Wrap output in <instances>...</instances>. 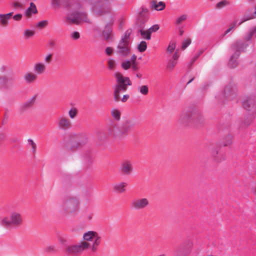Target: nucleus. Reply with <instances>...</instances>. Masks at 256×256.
I'll use <instances>...</instances> for the list:
<instances>
[{
    "mask_svg": "<svg viewBox=\"0 0 256 256\" xmlns=\"http://www.w3.org/2000/svg\"><path fill=\"white\" fill-rule=\"evenodd\" d=\"M8 18L3 16L0 17V22L2 25H6L8 22Z\"/></svg>",
    "mask_w": 256,
    "mask_h": 256,
    "instance_id": "44",
    "label": "nucleus"
},
{
    "mask_svg": "<svg viewBox=\"0 0 256 256\" xmlns=\"http://www.w3.org/2000/svg\"><path fill=\"white\" fill-rule=\"evenodd\" d=\"M111 114L115 120L119 121L120 120L121 116V112L118 108H112L111 110Z\"/></svg>",
    "mask_w": 256,
    "mask_h": 256,
    "instance_id": "27",
    "label": "nucleus"
},
{
    "mask_svg": "<svg viewBox=\"0 0 256 256\" xmlns=\"http://www.w3.org/2000/svg\"><path fill=\"white\" fill-rule=\"evenodd\" d=\"M252 37L256 38V26L251 28L248 34L244 37V40L245 42H244L242 41V42L244 44H248H248L251 42V39Z\"/></svg>",
    "mask_w": 256,
    "mask_h": 256,
    "instance_id": "22",
    "label": "nucleus"
},
{
    "mask_svg": "<svg viewBox=\"0 0 256 256\" xmlns=\"http://www.w3.org/2000/svg\"><path fill=\"white\" fill-rule=\"evenodd\" d=\"M83 241L88 242V248L92 252H96L102 242V237L96 231L88 230L85 232L82 236Z\"/></svg>",
    "mask_w": 256,
    "mask_h": 256,
    "instance_id": "5",
    "label": "nucleus"
},
{
    "mask_svg": "<svg viewBox=\"0 0 256 256\" xmlns=\"http://www.w3.org/2000/svg\"><path fill=\"white\" fill-rule=\"evenodd\" d=\"M35 34L34 30L26 29L23 32V35L26 39H28L32 37Z\"/></svg>",
    "mask_w": 256,
    "mask_h": 256,
    "instance_id": "28",
    "label": "nucleus"
},
{
    "mask_svg": "<svg viewBox=\"0 0 256 256\" xmlns=\"http://www.w3.org/2000/svg\"><path fill=\"white\" fill-rule=\"evenodd\" d=\"M33 68L34 71V73L37 76L38 74L40 75L43 74L46 70V66L45 64L42 62H38L35 63L34 65Z\"/></svg>",
    "mask_w": 256,
    "mask_h": 256,
    "instance_id": "19",
    "label": "nucleus"
},
{
    "mask_svg": "<svg viewBox=\"0 0 256 256\" xmlns=\"http://www.w3.org/2000/svg\"><path fill=\"white\" fill-rule=\"evenodd\" d=\"M120 170L122 173L126 174H130L133 170L131 162L128 160L123 161L120 164Z\"/></svg>",
    "mask_w": 256,
    "mask_h": 256,
    "instance_id": "16",
    "label": "nucleus"
},
{
    "mask_svg": "<svg viewBox=\"0 0 256 256\" xmlns=\"http://www.w3.org/2000/svg\"><path fill=\"white\" fill-rule=\"evenodd\" d=\"M72 136H85V135L83 134H72Z\"/></svg>",
    "mask_w": 256,
    "mask_h": 256,
    "instance_id": "60",
    "label": "nucleus"
},
{
    "mask_svg": "<svg viewBox=\"0 0 256 256\" xmlns=\"http://www.w3.org/2000/svg\"><path fill=\"white\" fill-rule=\"evenodd\" d=\"M58 126L62 130H68L71 128L72 124L70 120L64 116H60L58 118Z\"/></svg>",
    "mask_w": 256,
    "mask_h": 256,
    "instance_id": "17",
    "label": "nucleus"
},
{
    "mask_svg": "<svg viewBox=\"0 0 256 256\" xmlns=\"http://www.w3.org/2000/svg\"><path fill=\"white\" fill-rule=\"evenodd\" d=\"M216 98H220V96H216Z\"/></svg>",
    "mask_w": 256,
    "mask_h": 256,
    "instance_id": "62",
    "label": "nucleus"
},
{
    "mask_svg": "<svg viewBox=\"0 0 256 256\" xmlns=\"http://www.w3.org/2000/svg\"><path fill=\"white\" fill-rule=\"evenodd\" d=\"M108 68L112 70L116 67V64L115 60L112 58H109L107 60Z\"/></svg>",
    "mask_w": 256,
    "mask_h": 256,
    "instance_id": "29",
    "label": "nucleus"
},
{
    "mask_svg": "<svg viewBox=\"0 0 256 256\" xmlns=\"http://www.w3.org/2000/svg\"><path fill=\"white\" fill-rule=\"evenodd\" d=\"M36 97L37 96L36 94L28 99L22 106V109L26 110L31 108L36 102Z\"/></svg>",
    "mask_w": 256,
    "mask_h": 256,
    "instance_id": "23",
    "label": "nucleus"
},
{
    "mask_svg": "<svg viewBox=\"0 0 256 256\" xmlns=\"http://www.w3.org/2000/svg\"><path fill=\"white\" fill-rule=\"evenodd\" d=\"M256 17V8H254V13L252 14H248L244 16L240 20H235L230 26V27L225 31L222 34L223 36L227 34L228 33L232 30L237 26H240L244 22L250 19L254 18Z\"/></svg>",
    "mask_w": 256,
    "mask_h": 256,
    "instance_id": "13",
    "label": "nucleus"
},
{
    "mask_svg": "<svg viewBox=\"0 0 256 256\" xmlns=\"http://www.w3.org/2000/svg\"><path fill=\"white\" fill-rule=\"evenodd\" d=\"M82 6L78 2H75L70 4L67 19L70 22L78 24L82 22H89L86 14L81 11Z\"/></svg>",
    "mask_w": 256,
    "mask_h": 256,
    "instance_id": "2",
    "label": "nucleus"
},
{
    "mask_svg": "<svg viewBox=\"0 0 256 256\" xmlns=\"http://www.w3.org/2000/svg\"><path fill=\"white\" fill-rule=\"evenodd\" d=\"M192 80H190V81L188 82V84L190 83Z\"/></svg>",
    "mask_w": 256,
    "mask_h": 256,
    "instance_id": "61",
    "label": "nucleus"
},
{
    "mask_svg": "<svg viewBox=\"0 0 256 256\" xmlns=\"http://www.w3.org/2000/svg\"><path fill=\"white\" fill-rule=\"evenodd\" d=\"M191 41L190 39H186L182 43V49L184 50L190 44Z\"/></svg>",
    "mask_w": 256,
    "mask_h": 256,
    "instance_id": "42",
    "label": "nucleus"
},
{
    "mask_svg": "<svg viewBox=\"0 0 256 256\" xmlns=\"http://www.w3.org/2000/svg\"><path fill=\"white\" fill-rule=\"evenodd\" d=\"M38 10L36 5L32 2L30 3V6L24 10V16L30 18L32 14H36Z\"/></svg>",
    "mask_w": 256,
    "mask_h": 256,
    "instance_id": "20",
    "label": "nucleus"
},
{
    "mask_svg": "<svg viewBox=\"0 0 256 256\" xmlns=\"http://www.w3.org/2000/svg\"><path fill=\"white\" fill-rule=\"evenodd\" d=\"M14 6L15 8H21V5L20 3L18 2H15L14 4Z\"/></svg>",
    "mask_w": 256,
    "mask_h": 256,
    "instance_id": "57",
    "label": "nucleus"
},
{
    "mask_svg": "<svg viewBox=\"0 0 256 256\" xmlns=\"http://www.w3.org/2000/svg\"><path fill=\"white\" fill-rule=\"evenodd\" d=\"M229 4V2L227 0H223L218 2L216 5V8L218 9H221Z\"/></svg>",
    "mask_w": 256,
    "mask_h": 256,
    "instance_id": "31",
    "label": "nucleus"
},
{
    "mask_svg": "<svg viewBox=\"0 0 256 256\" xmlns=\"http://www.w3.org/2000/svg\"><path fill=\"white\" fill-rule=\"evenodd\" d=\"M130 96L128 94H125L123 96V98H122V102H126L128 99L129 98Z\"/></svg>",
    "mask_w": 256,
    "mask_h": 256,
    "instance_id": "53",
    "label": "nucleus"
},
{
    "mask_svg": "<svg viewBox=\"0 0 256 256\" xmlns=\"http://www.w3.org/2000/svg\"><path fill=\"white\" fill-rule=\"evenodd\" d=\"M236 95V90L235 86L230 84L226 86L222 96L226 98L228 100H232Z\"/></svg>",
    "mask_w": 256,
    "mask_h": 256,
    "instance_id": "14",
    "label": "nucleus"
},
{
    "mask_svg": "<svg viewBox=\"0 0 256 256\" xmlns=\"http://www.w3.org/2000/svg\"><path fill=\"white\" fill-rule=\"evenodd\" d=\"M176 63H177L176 61L170 60L167 64V66H166L168 70H173V68H174V66L176 64Z\"/></svg>",
    "mask_w": 256,
    "mask_h": 256,
    "instance_id": "38",
    "label": "nucleus"
},
{
    "mask_svg": "<svg viewBox=\"0 0 256 256\" xmlns=\"http://www.w3.org/2000/svg\"><path fill=\"white\" fill-rule=\"evenodd\" d=\"M88 242H80L76 244L68 246L66 251L69 254L75 255L82 254L84 250L88 249Z\"/></svg>",
    "mask_w": 256,
    "mask_h": 256,
    "instance_id": "10",
    "label": "nucleus"
},
{
    "mask_svg": "<svg viewBox=\"0 0 256 256\" xmlns=\"http://www.w3.org/2000/svg\"><path fill=\"white\" fill-rule=\"evenodd\" d=\"M136 90L138 93L143 96H146L148 93V87L146 85H140L137 86Z\"/></svg>",
    "mask_w": 256,
    "mask_h": 256,
    "instance_id": "26",
    "label": "nucleus"
},
{
    "mask_svg": "<svg viewBox=\"0 0 256 256\" xmlns=\"http://www.w3.org/2000/svg\"><path fill=\"white\" fill-rule=\"evenodd\" d=\"M51 58H52V54H49L46 56V58H44V60H45V62H48L51 60Z\"/></svg>",
    "mask_w": 256,
    "mask_h": 256,
    "instance_id": "52",
    "label": "nucleus"
},
{
    "mask_svg": "<svg viewBox=\"0 0 256 256\" xmlns=\"http://www.w3.org/2000/svg\"><path fill=\"white\" fill-rule=\"evenodd\" d=\"M71 37L74 39V40H78L80 38V34L78 32H72L71 34Z\"/></svg>",
    "mask_w": 256,
    "mask_h": 256,
    "instance_id": "43",
    "label": "nucleus"
},
{
    "mask_svg": "<svg viewBox=\"0 0 256 256\" xmlns=\"http://www.w3.org/2000/svg\"><path fill=\"white\" fill-rule=\"evenodd\" d=\"M130 66L131 62L130 60H124L121 63V66L124 70H128Z\"/></svg>",
    "mask_w": 256,
    "mask_h": 256,
    "instance_id": "34",
    "label": "nucleus"
},
{
    "mask_svg": "<svg viewBox=\"0 0 256 256\" xmlns=\"http://www.w3.org/2000/svg\"><path fill=\"white\" fill-rule=\"evenodd\" d=\"M46 251L48 252H56V245L52 244L48 246L46 248Z\"/></svg>",
    "mask_w": 256,
    "mask_h": 256,
    "instance_id": "40",
    "label": "nucleus"
},
{
    "mask_svg": "<svg viewBox=\"0 0 256 256\" xmlns=\"http://www.w3.org/2000/svg\"><path fill=\"white\" fill-rule=\"evenodd\" d=\"M132 30H128L120 40L116 48V52L120 56L126 57L130 53V34Z\"/></svg>",
    "mask_w": 256,
    "mask_h": 256,
    "instance_id": "4",
    "label": "nucleus"
},
{
    "mask_svg": "<svg viewBox=\"0 0 256 256\" xmlns=\"http://www.w3.org/2000/svg\"><path fill=\"white\" fill-rule=\"evenodd\" d=\"M105 52L107 55L110 56L113 52V49L111 47H107L105 50Z\"/></svg>",
    "mask_w": 256,
    "mask_h": 256,
    "instance_id": "47",
    "label": "nucleus"
},
{
    "mask_svg": "<svg viewBox=\"0 0 256 256\" xmlns=\"http://www.w3.org/2000/svg\"><path fill=\"white\" fill-rule=\"evenodd\" d=\"M48 23V20H43L38 22L36 24V26L38 28H42L47 26Z\"/></svg>",
    "mask_w": 256,
    "mask_h": 256,
    "instance_id": "39",
    "label": "nucleus"
},
{
    "mask_svg": "<svg viewBox=\"0 0 256 256\" xmlns=\"http://www.w3.org/2000/svg\"><path fill=\"white\" fill-rule=\"evenodd\" d=\"M136 76L137 78H142V75L140 74H137Z\"/></svg>",
    "mask_w": 256,
    "mask_h": 256,
    "instance_id": "59",
    "label": "nucleus"
},
{
    "mask_svg": "<svg viewBox=\"0 0 256 256\" xmlns=\"http://www.w3.org/2000/svg\"><path fill=\"white\" fill-rule=\"evenodd\" d=\"M58 242L60 244H62L64 246H66V240L63 237H59Z\"/></svg>",
    "mask_w": 256,
    "mask_h": 256,
    "instance_id": "45",
    "label": "nucleus"
},
{
    "mask_svg": "<svg viewBox=\"0 0 256 256\" xmlns=\"http://www.w3.org/2000/svg\"><path fill=\"white\" fill-rule=\"evenodd\" d=\"M78 200L74 197H71L66 200L62 205V208L68 214L76 213L78 211Z\"/></svg>",
    "mask_w": 256,
    "mask_h": 256,
    "instance_id": "11",
    "label": "nucleus"
},
{
    "mask_svg": "<svg viewBox=\"0 0 256 256\" xmlns=\"http://www.w3.org/2000/svg\"><path fill=\"white\" fill-rule=\"evenodd\" d=\"M114 76L118 84L113 86L114 89V100L118 101L120 98V92H126L128 86L132 85V82L128 77L124 76L120 73H116Z\"/></svg>",
    "mask_w": 256,
    "mask_h": 256,
    "instance_id": "3",
    "label": "nucleus"
},
{
    "mask_svg": "<svg viewBox=\"0 0 256 256\" xmlns=\"http://www.w3.org/2000/svg\"><path fill=\"white\" fill-rule=\"evenodd\" d=\"M88 218L90 219L91 218V216H88Z\"/></svg>",
    "mask_w": 256,
    "mask_h": 256,
    "instance_id": "63",
    "label": "nucleus"
},
{
    "mask_svg": "<svg viewBox=\"0 0 256 256\" xmlns=\"http://www.w3.org/2000/svg\"><path fill=\"white\" fill-rule=\"evenodd\" d=\"M133 126L130 120H126L122 124L110 120L106 126L105 132L106 136H99L98 138L100 140L106 139L107 137L116 140H122L127 136L128 132Z\"/></svg>",
    "mask_w": 256,
    "mask_h": 256,
    "instance_id": "1",
    "label": "nucleus"
},
{
    "mask_svg": "<svg viewBox=\"0 0 256 256\" xmlns=\"http://www.w3.org/2000/svg\"><path fill=\"white\" fill-rule=\"evenodd\" d=\"M158 29H159L158 25L154 24V25L152 26L151 27H150L148 29V30L150 32L151 34L152 32H156Z\"/></svg>",
    "mask_w": 256,
    "mask_h": 256,
    "instance_id": "41",
    "label": "nucleus"
},
{
    "mask_svg": "<svg viewBox=\"0 0 256 256\" xmlns=\"http://www.w3.org/2000/svg\"><path fill=\"white\" fill-rule=\"evenodd\" d=\"M136 56L135 55V54H133L132 56H131V58H130V62H134L136 60Z\"/></svg>",
    "mask_w": 256,
    "mask_h": 256,
    "instance_id": "54",
    "label": "nucleus"
},
{
    "mask_svg": "<svg viewBox=\"0 0 256 256\" xmlns=\"http://www.w3.org/2000/svg\"><path fill=\"white\" fill-rule=\"evenodd\" d=\"M6 80L4 77H0V82L2 84H5L6 82Z\"/></svg>",
    "mask_w": 256,
    "mask_h": 256,
    "instance_id": "55",
    "label": "nucleus"
},
{
    "mask_svg": "<svg viewBox=\"0 0 256 256\" xmlns=\"http://www.w3.org/2000/svg\"><path fill=\"white\" fill-rule=\"evenodd\" d=\"M22 18V14H16L14 16H13V18L15 20L19 21Z\"/></svg>",
    "mask_w": 256,
    "mask_h": 256,
    "instance_id": "48",
    "label": "nucleus"
},
{
    "mask_svg": "<svg viewBox=\"0 0 256 256\" xmlns=\"http://www.w3.org/2000/svg\"><path fill=\"white\" fill-rule=\"evenodd\" d=\"M78 110L76 108H72L68 110V115L72 119L74 118L76 116Z\"/></svg>",
    "mask_w": 256,
    "mask_h": 256,
    "instance_id": "36",
    "label": "nucleus"
},
{
    "mask_svg": "<svg viewBox=\"0 0 256 256\" xmlns=\"http://www.w3.org/2000/svg\"><path fill=\"white\" fill-rule=\"evenodd\" d=\"M52 5L54 6H58L60 4V0H52L51 2Z\"/></svg>",
    "mask_w": 256,
    "mask_h": 256,
    "instance_id": "46",
    "label": "nucleus"
},
{
    "mask_svg": "<svg viewBox=\"0 0 256 256\" xmlns=\"http://www.w3.org/2000/svg\"><path fill=\"white\" fill-rule=\"evenodd\" d=\"M228 142H226L224 144V146H227L229 144H230L231 143V137L230 136H228Z\"/></svg>",
    "mask_w": 256,
    "mask_h": 256,
    "instance_id": "56",
    "label": "nucleus"
},
{
    "mask_svg": "<svg viewBox=\"0 0 256 256\" xmlns=\"http://www.w3.org/2000/svg\"><path fill=\"white\" fill-rule=\"evenodd\" d=\"M112 28L110 23L107 24L102 31V35L105 39L110 40L112 39L111 36Z\"/></svg>",
    "mask_w": 256,
    "mask_h": 256,
    "instance_id": "24",
    "label": "nucleus"
},
{
    "mask_svg": "<svg viewBox=\"0 0 256 256\" xmlns=\"http://www.w3.org/2000/svg\"><path fill=\"white\" fill-rule=\"evenodd\" d=\"M201 120L200 114L194 110L184 111L180 116V122L184 124L198 122Z\"/></svg>",
    "mask_w": 256,
    "mask_h": 256,
    "instance_id": "8",
    "label": "nucleus"
},
{
    "mask_svg": "<svg viewBox=\"0 0 256 256\" xmlns=\"http://www.w3.org/2000/svg\"><path fill=\"white\" fill-rule=\"evenodd\" d=\"M188 18V16L186 14H184L177 18L176 20V24H180L182 22L186 20Z\"/></svg>",
    "mask_w": 256,
    "mask_h": 256,
    "instance_id": "35",
    "label": "nucleus"
},
{
    "mask_svg": "<svg viewBox=\"0 0 256 256\" xmlns=\"http://www.w3.org/2000/svg\"><path fill=\"white\" fill-rule=\"evenodd\" d=\"M152 7L155 10L159 11L164 10L166 7V4L163 2L152 1Z\"/></svg>",
    "mask_w": 256,
    "mask_h": 256,
    "instance_id": "25",
    "label": "nucleus"
},
{
    "mask_svg": "<svg viewBox=\"0 0 256 256\" xmlns=\"http://www.w3.org/2000/svg\"><path fill=\"white\" fill-rule=\"evenodd\" d=\"M127 186V183L122 182L113 184L112 186L114 190L120 193H123L126 191V187Z\"/></svg>",
    "mask_w": 256,
    "mask_h": 256,
    "instance_id": "21",
    "label": "nucleus"
},
{
    "mask_svg": "<svg viewBox=\"0 0 256 256\" xmlns=\"http://www.w3.org/2000/svg\"><path fill=\"white\" fill-rule=\"evenodd\" d=\"M28 144L30 146L32 154H35L36 148V144L31 138L28 140Z\"/></svg>",
    "mask_w": 256,
    "mask_h": 256,
    "instance_id": "33",
    "label": "nucleus"
},
{
    "mask_svg": "<svg viewBox=\"0 0 256 256\" xmlns=\"http://www.w3.org/2000/svg\"><path fill=\"white\" fill-rule=\"evenodd\" d=\"M178 52V50H176L174 54L172 56V60L176 61V60L178 59V58L179 57Z\"/></svg>",
    "mask_w": 256,
    "mask_h": 256,
    "instance_id": "49",
    "label": "nucleus"
},
{
    "mask_svg": "<svg viewBox=\"0 0 256 256\" xmlns=\"http://www.w3.org/2000/svg\"><path fill=\"white\" fill-rule=\"evenodd\" d=\"M22 218L21 214L18 211H12L10 215L2 218L1 224L6 228H10L12 226H17L22 224Z\"/></svg>",
    "mask_w": 256,
    "mask_h": 256,
    "instance_id": "6",
    "label": "nucleus"
},
{
    "mask_svg": "<svg viewBox=\"0 0 256 256\" xmlns=\"http://www.w3.org/2000/svg\"><path fill=\"white\" fill-rule=\"evenodd\" d=\"M147 48L146 43L144 41H142L138 46V50L140 52H143L146 50Z\"/></svg>",
    "mask_w": 256,
    "mask_h": 256,
    "instance_id": "37",
    "label": "nucleus"
},
{
    "mask_svg": "<svg viewBox=\"0 0 256 256\" xmlns=\"http://www.w3.org/2000/svg\"><path fill=\"white\" fill-rule=\"evenodd\" d=\"M176 47V42L174 41H170L167 48L168 52L172 54L174 50Z\"/></svg>",
    "mask_w": 256,
    "mask_h": 256,
    "instance_id": "32",
    "label": "nucleus"
},
{
    "mask_svg": "<svg viewBox=\"0 0 256 256\" xmlns=\"http://www.w3.org/2000/svg\"><path fill=\"white\" fill-rule=\"evenodd\" d=\"M150 205V201L146 198H136L130 204V208L136 210L145 209Z\"/></svg>",
    "mask_w": 256,
    "mask_h": 256,
    "instance_id": "12",
    "label": "nucleus"
},
{
    "mask_svg": "<svg viewBox=\"0 0 256 256\" xmlns=\"http://www.w3.org/2000/svg\"><path fill=\"white\" fill-rule=\"evenodd\" d=\"M139 32L142 38L146 40H149L151 38V34L150 32L148 30H140Z\"/></svg>",
    "mask_w": 256,
    "mask_h": 256,
    "instance_id": "30",
    "label": "nucleus"
},
{
    "mask_svg": "<svg viewBox=\"0 0 256 256\" xmlns=\"http://www.w3.org/2000/svg\"><path fill=\"white\" fill-rule=\"evenodd\" d=\"M242 104L244 108L248 110H252L254 108V111L256 112V106L253 100L248 97H246L242 100Z\"/></svg>",
    "mask_w": 256,
    "mask_h": 256,
    "instance_id": "18",
    "label": "nucleus"
},
{
    "mask_svg": "<svg viewBox=\"0 0 256 256\" xmlns=\"http://www.w3.org/2000/svg\"><path fill=\"white\" fill-rule=\"evenodd\" d=\"M12 14H13L12 12H10V13L6 14H0V17L4 16L6 17L7 18H8V20H9L10 18V16H12Z\"/></svg>",
    "mask_w": 256,
    "mask_h": 256,
    "instance_id": "50",
    "label": "nucleus"
},
{
    "mask_svg": "<svg viewBox=\"0 0 256 256\" xmlns=\"http://www.w3.org/2000/svg\"><path fill=\"white\" fill-rule=\"evenodd\" d=\"M18 138H12V139L11 140V142H18Z\"/></svg>",
    "mask_w": 256,
    "mask_h": 256,
    "instance_id": "58",
    "label": "nucleus"
},
{
    "mask_svg": "<svg viewBox=\"0 0 256 256\" xmlns=\"http://www.w3.org/2000/svg\"><path fill=\"white\" fill-rule=\"evenodd\" d=\"M204 52L203 50H200L198 53L192 59V62H194L198 58V56Z\"/></svg>",
    "mask_w": 256,
    "mask_h": 256,
    "instance_id": "51",
    "label": "nucleus"
},
{
    "mask_svg": "<svg viewBox=\"0 0 256 256\" xmlns=\"http://www.w3.org/2000/svg\"><path fill=\"white\" fill-rule=\"evenodd\" d=\"M38 78V76L32 72H26L23 75L24 80L26 84H28L35 83Z\"/></svg>",
    "mask_w": 256,
    "mask_h": 256,
    "instance_id": "15",
    "label": "nucleus"
},
{
    "mask_svg": "<svg viewBox=\"0 0 256 256\" xmlns=\"http://www.w3.org/2000/svg\"><path fill=\"white\" fill-rule=\"evenodd\" d=\"M248 44H244L242 40L237 41L232 46V50L234 51V54L230 57L228 65L230 68H234L237 64L236 59L238 57L241 52H242L246 48Z\"/></svg>",
    "mask_w": 256,
    "mask_h": 256,
    "instance_id": "7",
    "label": "nucleus"
},
{
    "mask_svg": "<svg viewBox=\"0 0 256 256\" xmlns=\"http://www.w3.org/2000/svg\"><path fill=\"white\" fill-rule=\"evenodd\" d=\"M91 11L96 14L102 15L110 12V8H107L106 4L98 0H92L90 2Z\"/></svg>",
    "mask_w": 256,
    "mask_h": 256,
    "instance_id": "9",
    "label": "nucleus"
}]
</instances>
